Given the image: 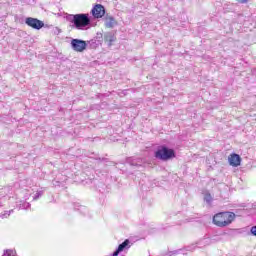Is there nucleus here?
Returning a JSON list of instances; mask_svg holds the SVG:
<instances>
[{"label":"nucleus","mask_w":256,"mask_h":256,"mask_svg":"<svg viewBox=\"0 0 256 256\" xmlns=\"http://www.w3.org/2000/svg\"><path fill=\"white\" fill-rule=\"evenodd\" d=\"M2 256H15V255H13V250L7 249V250H4V253Z\"/></svg>","instance_id":"16"},{"label":"nucleus","mask_w":256,"mask_h":256,"mask_svg":"<svg viewBox=\"0 0 256 256\" xmlns=\"http://www.w3.org/2000/svg\"><path fill=\"white\" fill-rule=\"evenodd\" d=\"M29 207H31V204L29 202H24L20 206L21 209H29Z\"/></svg>","instance_id":"17"},{"label":"nucleus","mask_w":256,"mask_h":256,"mask_svg":"<svg viewBox=\"0 0 256 256\" xmlns=\"http://www.w3.org/2000/svg\"><path fill=\"white\" fill-rule=\"evenodd\" d=\"M250 235H252L253 237H256V225L251 227Z\"/></svg>","instance_id":"18"},{"label":"nucleus","mask_w":256,"mask_h":256,"mask_svg":"<svg viewBox=\"0 0 256 256\" xmlns=\"http://www.w3.org/2000/svg\"><path fill=\"white\" fill-rule=\"evenodd\" d=\"M42 195H43V191H39V192H37V193L34 195L33 199H34L35 201H37V199H39V197H41Z\"/></svg>","instance_id":"19"},{"label":"nucleus","mask_w":256,"mask_h":256,"mask_svg":"<svg viewBox=\"0 0 256 256\" xmlns=\"http://www.w3.org/2000/svg\"><path fill=\"white\" fill-rule=\"evenodd\" d=\"M96 161H104L105 163H107L109 161V158L98 157V158H96Z\"/></svg>","instance_id":"21"},{"label":"nucleus","mask_w":256,"mask_h":256,"mask_svg":"<svg viewBox=\"0 0 256 256\" xmlns=\"http://www.w3.org/2000/svg\"><path fill=\"white\" fill-rule=\"evenodd\" d=\"M116 40L117 38L113 32H106L104 34V41L105 43H108V47H111Z\"/></svg>","instance_id":"11"},{"label":"nucleus","mask_w":256,"mask_h":256,"mask_svg":"<svg viewBox=\"0 0 256 256\" xmlns=\"http://www.w3.org/2000/svg\"><path fill=\"white\" fill-rule=\"evenodd\" d=\"M236 215L233 212H219L213 216V223L216 227H227L235 221Z\"/></svg>","instance_id":"3"},{"label":"nucleus","mask_w":256,"mask_h":256,"mask_svg":"<svg viewBox=\"0 0 256 256\" xmlns=\"http://www.w3.org/2000/svg\"><path fill=\"white\" fill-rule=\"evenodd\" d=\"M112 165L115 166V165H117V163H115L113 161H109V160L106 162V166L111 167Z\"/></svg>","instance_id":"22"},{"label":"nucleus","mask_w":256,"mask_h":256,"mask_svg":"<svg viewBox=\"0 0 256 256\" xmlns=\"http://www.w3.org/2000/svg\"><path fill=\"white\" fill-rule=\"evenodd\" d=\"M71 49L76 53H83L87 49V41L73 38L70 42Z\"/></svg>","instance_id":"5"},{"label":"nucleus","mask_w":256,"mask_h":256,"mask_svg":"<svg viewBox=\"0 0 256 256\" xmlns=\"http://www.w3.org/2000/svg\"><path fill=\"white\" fill-rule=\"evenodd\" d=\"M103 34L102 33H97L96 37L94 38L95 41L103 45Z\"/></svg>","instance_id":"15"},{"label":"nucleus","mask_w":256,"mask_h":256,"mask_svg":"<svg viewBox=\"0 0 256 256\" xmlns=\"http://www.w3.org/2000/svg\"><path fill=\"white\" fill-rule=\"evenodd\" d=\"M126 163L131 167H143L145 165V158L127 157Z\"/></svg>","instance_id":"8"},{"label":"nucleus","mask_w":256,"mask_h":256,"mask_svg":"<svg viewBox=\"0 0 256 256\" xmlns=\"http://www.w3.org/2000/svg\"><path fill=\"white\" fill-rule=\"evenodd\" d=\"M88 43H89L90 49H97V47H99V45H102L97 40H95V38L88 41Z\"/></svg>","instance_id":"13"},{"label":"nucleus","mask_w":256,"mask_h":256,"mask_svg":"<svg viewBox=\"0 0 256 256\" xmlns=\"http://www.w3.org/2000/svg\"><path fill=\"white\" fill-rule=\"evenodd\" d=\"M25 25L31 27V29H35L36 31H41V29L45 27V22L39 20L38 18L26 17Z\"/></svg>","instance_id":"6"},{"label":"nucleus","mask_w":256,"mask_h":256,"mask_svg":"<svg viewBox=\"0 0 256 256\" xmlns=\"http://www.w3.org/2000/svg\"><path fill=\"white\" fill-rule=\"evenodd\" d=\"M154 157L159 161L167 162L175 159V157H177V152H175V149L169 148V146L163 144L158 146L156 151H154Z\"/></svg>","instance_id":"2"},{"label":"nucleus","mask_w":256,"mask_h":256,"mask_svg":"<svg viewBox=\"0 0 256 256\" xmlns=\"http://www.w3.org/2000/svg\"><path fill=\"white\" fill-rule=\"evenodd\" d=\"M129 247H131V241L126 239L118 245L116 250L112 253V256H119V253H123V251H125V249H129Z\"/></svg>","instance_id":"9"},{"label":"nucleus","mask_w":256,"mask_h":256,"mask_svg":"<svg viewBox=\"0 0 256 256\" xmlns=\"http://www.w3.org/2000/svg\"><path fill=\"white\" fill-rule=\"evenodd\" d=\"M204 201L208 204L211 205L213 203V196H211V193H206L204 195Z\"/></svg>","instance_id":"14"},{"label":"nucleus","mask_w":256,"mask_h":256,"mask_svg":"<svg viewBox=\"0 0 256 256\" xmlns=\"http://www.w3.org/2000/svg\"><path fill=\"white\" fill-rule=\"evenodd\" d=\"M107 14V8L103 6V4H94L90 15H92L93 19H103V17Z\"/></svg>","instance_id":"4"},{"label":"nucleus","mask_w":256,"mask_h":256,"mask_svg":"<svg viewBox=\"0 0 256 256\" xmlns=\"http://www.w3.org/2000/svg\"><path fill=\"white\" fill-rule=\"evenodd\" d=\"M53 31H54V35H59V33H61V29H59L58 27H55Z\"/></svg>","instance_id":"20"},{"label":"nucleus","mask_w":256,"mask_h":256,"mask_svg":"<svg viewBox=\"0 0 256 256\" xmlns=\"http://www.w3.org/2000/svg\"><path fill=\"white\" fill-rule=\"evenodd\" d=\"M176 253H179V251H174L173 254L176 255Z\"/></svg>","instance_id":"25"},{"label":"nucleus","mask_w":256,"mask_h":256,"mask_svg":"<svg viewBox=\"0 0 256 256\" xmlns=\"http://www.w3.org/2000/svg\"><path fill=\"white\" fill-rule=\"evenodd\" d=\"M228 163L231 167H239L241 165V156L237 153H232L228 157Z\"/></svg>","instance_id":"10"},{"label":"nucleus","mask_w":256,"mask_h":256,"mask_svg":"<svg viewBox=\"0 0 256 256\" xmlns=\"http://www.w3.org/2000/svg\"><path fill=\"white\" fill-rule=\"evenodd\" d=\"M103 21H104V27H106V29H114L119 25L115 17H113V15L107 12L103 17Z\"/></svg>","instance_id":"7"},{"label":"nucleus","mask_w":256,"mask_h":256,"mask_svg":"<svg viewBox=\"0 0 256 256\" xmlns=\"http://www.w3.org/2000/svg\"><path fill=\"white\" fill-rule=\"evenodd\" d=\"M75 211H80L82 215H85L87 213V208L85 206L80 205L79 203L74 204Z\"/></svg>","instance_id":"12"},{"label":"nucleus","mask_w":256,"mask_h":256,"mask_svg":"<svg viewBox=\"0 0 256 256\" xmlns=\"http://www.w3.org/2000/svg\"><path fill=\"white\" fill-rule=\"evenodd\" d=\"M43 27H45V28H49L50 26L49 25H47V24H44V26Z\"/></svg>","instance_id":"24"},{"label":"nucleus","mask_w":256,"mask_h":256,"mask_svg":"<svg viewBox=\"0 0 256 256\" xmlns=\"http://www.w3.org/2000/svg\"><path fill=\"white\" fill-rule=\"evenodd\" d=\"M238 3H249V0H236Z\"/></svg>","instance_id":"23"},{"label":"nucleus","mask_w":256,"mask_h":256,"mask_svg":"<svg viewBox=\"0 0 256 256\" xmlns=\"http://www.w3.org/2000/svg\"><path fill=\"white\" fill-rule=\"evenodd\" d=\"M65 19L71 23L73 29H77L78 31L91 29V16L88 13L66 14Z\"/></svg>","instance_id":"1"}]
</instances>
